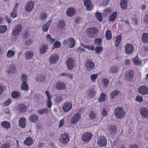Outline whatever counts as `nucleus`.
I'll return each instance as SVG.
<instances>
[{
  "instance_id": "nucleus-24",
  "label": "nucleus",
  "mask_w": 148,
  "mask_h": 148,
  "mask_svg": "<svg viewBox=\"0 0 148 148\" xmlns=\"http://www.w3.org/2000/svg\"><path fill=\"white\" fill-rule=\"evenodd\" d=\"M51 22L52 20H50L42 26V29L43 32H46L48 31Z\"/></svg>"
},
{
  "instance_id": "nucleus-56",
  "label": "nucleus",
  "mask_w": 148,
  "mask_h": 148,
  "mask_svg": "<svg viewBox=\"0 0 148 148\" xmlns=\"http://www.w3.org/2000/svg\"><path fill=\"white\" fill-rule=\"evenodd\" d=\"M61 43L59 42L56 41L54 43L53 45L55 48H59L61 45Z\"/></svg>"
},
{
  "instance_id": "nucleus-19",
  "label": "nucleus",
  "mask_w": 148,
  "mask_h": 148,
  "mask_svg": "<svg viewBox=\"0 0 148 148\" xmlns=\"http://www.w3.org/2000/svg\"><path fill=\"white\" fill-rule=\"evenodd\" d=\"M45 93L48 98V100L47 103V106L49 108H50L51 107L52 104L51 100V96L47 91H45Z\"/></svg>"
},
{
  "instance_id": "nucleus-44",
  "label": "nucleus",
  "mask_w": 148,
  "mask_h": 148,
  "mask_svg": "<svg viewBox=\"0 0 148 148\" xmlns=\"http://www.w3.org/2000/svg\"><path fill=\"white\" fill-rule=\"evenodd\" d=\"M7 27L6 26L2 25L0 26V33H3L7 30Z\"/></svg>"
},
{
  "instance_id": "nucleus-8",
  "label": "nucleus",
  "mask_w": 148,
  "mask_h": 148,
  "mask_svg": "<svg viewBox=\"0 0 148 148\" xmlns=\"http://www.w3.org/2000/svg\"><path fill=\"white\" fill-rule=\"evenodd\" d=\"M138 92L140 94L145 95L148 93V88L145 86H142L138 89Z\"/></svg>"
},
{
  "instance_id": "nucleus-45",
  "label": "nucleus",
  "mask_w": 148,
  "mask_h": 148,
  "mask_svg": "<svg viewBox=\"0 0 148 148\" xmlns=\"http://www.w3.org/2000/svg\"><path fill=\"white\" fill-rule=\"evenodd\" d=\"M62 97L60 95L57 96L55 99V102L57 103H59L61 102Z\"/></svg>"
},
{
  "instance_id": "nucleus-4",
  "label": "nucleus",
  "mask_w": 148,
  "mask_h": 148,
  "mask_svg": "<svg viewBox=\"0 0 148 148\" xmlns=\"http://www.w3.org/2000/svg\"><path fill=\"white\" fill-rule=\"evenodd\" d=\"M97 143L100 146H105L107 143V139L106 137L103 136H101L97 139Z\"/></svg>"
},
{
  "instance_id": "nucleus-63",
  "label": "nucleus",
  "mask_w": 148,
  "mask_h": 148,
  "mask_svg": "<svg viewBox=\"0 0 148 148\" xmlns=\"http://www.w3.org/2000/svg\"><path fill=\"white\" fill-rule=\"evenodd\" d=\"M86 48L88 49L91 50L92 51L94 50L95 49L94 47V46H93V45H90V46L87 45V46H86Z\"/></svg>"
},
{
  "instance_id": "nucleus-17",
  "label": "nucleus",
  "mask_w": 148,
  "mask_h": 148,
  "mask_svg": "<svg viewBox=\"0 0 148 148\" xmlns=\"http://www.w3.org/2000/svg\"><path fill=\"white\" fill-rule=\"evenodd\" d=\"M140 113L144 118L148 117V110L146 108H142L140 109Z\"/></svg>"
},
{
  "instance_id": "nucleus-18",
  "label": "nucleus",
  "mask_w": 148,
  "mask_h": 148,
  "mask_svg": "<svg viewBox=\"0 0 148 148\" xmlns=\"http://www.w3.org/2000/svg\"><path fill=\"white\" fill-rule=\"evenodd\" d=\"M134 76L133 72L131 70L127 71L125 74V78L127 80H131Z\"/></svg>"
},
{
  "instance_id": "nucleus-12",
  "label": "nucleus",
  "mask_w": 148,
  "mask_h": 148,
  "mask_svg": "<svg viewBox=\"0 0 148 148\" xmlns=\"http://www.w3.org/2000/svg\"><path fill=\"white\" fill-rule=\"evenodd\" d=\"M92 136L90 133H86L82 136V139L84 142H88L91 139Z\"/></svg>"
},
{
  "instance_id": "nucleus-11",
  "label": "nucleus",
  "mask_w": 148,
  "mask_h": 148,
  "mask_svg": "<svg viewBox=\"0 0 148 148\" xmlns=\"http://www.w3.org/2000/svg\"><path fill=\"white\" fill-rule=\"evenodd\" d=\"M72 106V104L69 102H66L64 104L62 108L65 112H67L71 110Z\"/></svg>"
},
{
  "instance_id": "nucleus-51",
  "label": "nucleus",
  "mask_w": 148,
  "mask_h": 148,
  "mask_svg": "<svg viewBox=\"0 0 148 148\" xmlns=\"http://www.w3.org/2000/svg\"><path fill=\"white\" fill-rule=\"evenodd\" d=\"M21 79L23 82H25L27 79V77L25 74L23 73L21 75Z\"/></svg>"
},
{
  "instance_id": "nucleus-27",
  "label": "nucleus",
  "mask_w": 148,
  "mask_h": 148,
  "mask_svg": "<svg viewBox=\"0 0 148 148\" xmlns=\"http://www.w3.org/2000/svg\"><path fill=\"white\" fill-rule=\"evenodd\" d=\"M127 0H121L120 5L123 10H126L127 8Z\"/></svg>"
},
{
  "instance_id": "nucleus-26",
  "label": "nucleus",
  "mask_w": 148,
  "mask_h": 148,
  "mask_svg": "<svg viewBox=\"0 0 148 148\" xmlns=\"http://www.w3.org/2000/svg\"><path fill=\"white\" fill-rule=\"evenodd\" d=\"M25 56L26 59L29 60L33 58L34 56V53L32 51H28L25 53Z\"/></svg>"
},
{
  "instance_id": "nucleus-32",
  "label": "nucleus",
  "mask_w": 148,
  "mask_h": 148,
  "mask_svg": "<svg viewBox=\"0 0 148 148\" xmlns=\"http://www.w3.org/2000/svg\"><path fill=\"white\" fill-rule=\"evenodd\" d=\"M120 93V92L118 90H114L110 94V97L111 99H113L114 97L117 96Z\"/></svg>"
},
{
  "instance_id": "nucleus-54",
  "label": "nucleus",
  "mask_w": 148,
  "mask_h": 148,
  "mask_svg": "<svg viewBox=\"0 0 148 148\" xmlns=\"http://www.w3.org/2000/svg\"><path fill=\"white\" fill-rule=\"evenodd\" d=\"M10 144L6 143L1 145L0 148H10Z\"/></svg>"
},
{
  "instance_id": "nucleus-21",
  "label": "nucleus",
  "mask_w": 148,
  "mask_h": 148,
  "mask_svg": "<svg viewBox=\"0 0 148 148\" xmlns=\"http://www.w3.org/2000/svg\"><path fill=\"white\" fill-rule=\"evenodd\" d=\"M75 9L73 8H69L67 10L66 13L69 16H71L75 14Z\"/></svg>"
},
{
  "instance_id": "nucleus-37",
  "label": "nucleus",
  "mask_w": 148,
  "mask_h": 148,
  "mask_svg": "<svg viewBox=\"0 0 148 148\" xmlns=\"http://www.w3.org/2000/svg\"><path fill=\"white\" fill-rule=\"evenodd\" d=\"M68 43L69 47L72 48L75 46V42L73 38H71L69 39Z\"/></svg>"
},
{
  "instance_id": "nucleus-57",
  "label": "nucleus",
  "mask_w": 148,
  "mask_h": 148,
  "mask_svg": "<svg viewBox=\"0 0 148 148\" xmlns=\"http://www.w3.org/2000/svg\"><path fill=\"white\" fill-rule=\"evenodd\" d=\"M121 38H117L116 40H115L116 41V44L115 46L116 47H117L121 41Z\"/></svg>"
},
{
  "instance_id": "nucleus-9",
  "label": "nucleus",
  "mask_w": 148,
  "mask_h": 148,
  "mask_svg": "<svg viewBox=\"0 0 148 148\" xmlns=\"http://www.w3.org/2000/svg\"><path fill=\"white\" fill-rule=\"evenodd\" d=\"M84 4L87 10L90 11L93 9V6L91 0H84Z\"/></svg>"
},
{
  "instance_id": "nucleus-60",
  "label": "nucleus",
  "mask_w": 148,
  "mask_h": 148,
  "mask_svg": "<svg viewBox=\"0 0 148 148\" xmlns=\"http://www.w3.org/2000/svg\"><path fill=\"white\" fill-rule=\"evenodd\" d=\"M29 34V32L27 30H25L23 33V37H28Z\"/></svg>"
},
{
  "instance_id": "nucleus-53",
  "label": "nucleus",
  "mask_w": 148,
  "mask_h": 148,
  "mask_svg": "<svg viewBox=\"0 0 148 148\" xmlns=\"http://www.w3.org/2000/svg\"><path fill=\"white\" fill-rule=\"evenodd\" d=\"M95 92L93 90L90 89L88 91L89 95L92 97L95 96Z\"/></svg>"
},
{
  "instance_id": "nucleus-22",
  "label": "nucleus",
  "mask_w": 148,
  "mask_h": 148,
  "mask_svg": "<svg viewBox=\"0 0 148 148\" xmlns=\"http://www.w3.org/2000/svg\"><path fill=\"white\" fill-rule=\"evenodd\" d=\"M58 57L57 55H52L49 58V62L51 63H55L58 60Z\"/></svg>"
},
{
  "instance_id": "nucleus-20",
  "label": "nucleus",
  "mask_w": 148,
  "mask_h": 148,
  "mask_svg": "<svg viewBox=\"0 0 148 148\" xmlns=\"http://www.w3.org/2000/svg\"><path fill=\"white\" fill-rule=\"evenodd\" d=\"M38 116L35 114H32L31 115L29 119V121L32 123H36L38 120Z\"/></svg>"
},
{
  "instance_id": "nucleus-36",
  "label": "nucleus",
  "mask_w": 148,
  "mask_h": 148,
  "mask_svg": "<svg viewBox=\"0 0 148 148\" xmlns=\"http://www.w3.org/2000/svg\"><path fill=\"white\" fill-rule=\"evenodd\" d=\"M21 89L22 90L27 91L28 90V84L26 83V82H23L21 86Z\"/></svg>"
},
{
  "instance_id": "nucleus-62",
  "label": "nucleus",
  "mask_w": 148,
  "mask_h": 148,
  "mask_svg": "<svg viewBox=\"0 0 148 148\" xmlns=\"http://www.w3.org/2000/svg\"><path fill=\"white\" fill-rule=\"evenodd\" d=\"M105 86L107 87L108 85L109 82L108 79H104L103 80Z\"/></svg>"
},
{
  "instance_id": "nucleus-47",
  "label": "nucleus",
  "mask_w": 148,
  "mask_h": 148,
  "mask_svg": "<svg viewBox=\"0 0 148 148\" xmlns=\"http://www.w3.org/2000/svg\"><path fill=\"white\" fill-rule=\"evenodd\" d=\"M96 114L92 111H91L89 114V118L91 119H96Z\"/></svg>"
},
{
  "instance_id": "nucleus-43",
  "label": "nucleus",
  "mask_w": 148,
  "mask_h": 148,
  "mask_svg": "<svg viewBox=\"0 0 148 148\" xmlns=\"http://www.w3.org/2000/svg\"><path fill=\"white\" fill-rule=\"evenodd\" d=\"M47 17V13L46 12H42L40 15V19L42 20H44L46 19Z\"/></svg>"
},
{
  "instance_id": "nucleus-50",
  "label": "nucleus",
  "mask_w": 148,
  "mask_h": 148,
  "mask_svg": "<svg viewBox=\"0 0 148 148\" xmlns=\"http://www.w3.org/2000/svg\"><path fill=\"white\" fill-rule=\"evenodd\" d=\"M17 10H13L12 11L10 14L11 16L13 18H15L17 16Z\"/></svg>"
},
{
  "instance_id": "nucleus-6",
  "label": "nucleus",
  "mask_w": 148,
  "mask_h": 148,
  "mask_svg": "<svg viewBox=\"0 0 148 148\" xmlns=\"http://www.w3.org/2000/svg\"><path fill=\"white\" fill-rule=\"evenodd\" d=\"M66 65L67 67L69 70L72 69L75 66V62L74 60L72 58H69L66 61Z\"/></svg>"
},
{
  "instance_id": "nucleus-7",
  "label": "nucleus",
  "mask_w": 148,
  "mask_h": 148,
  "mask_svg": "<svg viewBox=\"0 0 148 148\" xmlns=\"http://www.w3.org/2000/svg\"><path fill=\"white\" fill-rule=\"evenodd\" d=\"M80 115L79 113L74 114L71 119V123L73 124L77 123L80 119Z\"/></svg>"
},
{
  "instance_id": "nucleus-10",
  "label": "nucleus",
  "mask_w": 148,
  "mask_h": 148,
  "mask_svg": "<svg viewBox=\"0 0 148 148\" xmlns=\"http://www.w3.org/2000/svg\"><path fill=\"white\" fill-rule=\"evenodd\" d=\"M85 66L86 70L90 71L95 67V65L92 61L87 60L85 63Z\"/></svg>"
},
{
  "instance_id": "nucleus-46",
  "label": "nucleus",
  "mask_w": 148,
  "mask_h": 148,
  "mask_svg": "<svg viewBox=\"0 0 148 148\" xmlns=\"http://www.w3.org/2000/svg\"><path fill=\"white\" fill-rule=\"evenodd\" d=\"M117 67L114 66L110 68V73H116L117 71Z\"/></svg>"
},
{
  "instance_id": "nucleus-40",
  "label": "nucleus",
  "mask_w": 148,
  "mask_h": 148,
  "mask_svg": "<svg viewBox=\"0 0 148 148\" xmlns=\"http://www.w3.org/2000/svg\"><path fill=\"white\" fill-rule=\"evenodd\" d=\"M47 48L48 46L47 45H45L43 46L40 50V54H43L45 53Z\"/></svg>"
},
{
  "instance_id": "nucleus-3",
  "label": "nucleus",
  "mask_w": 148,
  "mask_h": 148,
  "mask_svg": "<svg viewBox=\"0 0 148 148\" xmlns=\"http://www.w3.org/2000/svg\"><path fill=\"white\" fill-rule=\"evenodd\" d=\"M60 142L63 144H66L69 141V137L68 134L62 133L59 139Z\"/></svg>"
},
{
  "instance_id": "nucleus-48",
  "label": "nucleus",
  "mask_w": 148,
  "mask_h": 148,
  "mask_svg": "<svg viewBox=\"0 0 148 148\" xmlns=\"http://www.w3.org/2000/svg\"><path fill=\"white\" fill-rule=\"evenodd\" d=\"M134 63L136 65H140L141 64V62L140 61L139 59L137 57H135L133 59Z\"/></svg>"
},
{
  "instance_id": "nucleus-42",
  "label": "nucleus",
  "mask_w": 148,
  "mask_h": 148,
  "mask_svg": "<svg viewBox=\"0 0 148 148\" xmlns=\"http://www.w3.org/2000/svg\"><path fill=\"white\" fill-rule=\"evenodd\" d=\"M94 49L96 53L100 54L102 52L103 50V47L99 46H97Z\"/></svg>"
},
{
  "instance_id": "nucleus-52",
  "label": "nucleus",
  "mask_w": 148,
  "mask_h": 148,
  "mask_svg": "<svg viewBox=\"0 0 148 148\" xmlns=\"http://www.w3.org/2000/svg\"><path fill=\"white\" fill-rule=\"evenodd\" d=\"M94 42L95 44L98 45H100L101 42V39L99 38H96L94 40Z\"/></svg>"
},
{
  "instance_id": "nucleus-34",
  "label": "nucleus",
  "mask_w": 148,
  "mask_h": 148,
  "mask_svg": "<svg viewBox=\"0 0 148 148\" xmlns=\"http://www.w3.org/2000/svg\"><path fill=\"white\" fill-rule=\"evenodd\" d=\"M1 126L4 128L8 129L10 127L11 125L8 122L5 121L2 122Z\"/></svg>"
},
{
  "instance_id": "nucleus-58",
  "label": "nucleus",
  "mask_w": 148,
  "mask_h": 148,
  "mask_svg": "<svg viewBox=\"0 0 148 148\" xmlns=\"http://www.w3.org/2000/svg\"><path fill=\"white\" fill-rule=\"evenodd\" d=\"M47 40L50 44H52L55 41V39L52 38H47Z\"/></svg>"
},
{
  "instance_id": "nucleus-23",
  "label": "nucleus",
  "mask_w": 148,
  "mask_h": 148,
  "mask_svg": "<svg viewBox=\"0 0 148 148\" xmlns=\"http://www.w3.org/2000/svg\"><path fill=\"white\" fill-rule=\"evenodd\" d=\"M26 119L25 118L21 117L19 121V124L20 127L22 128H24L26 126Z\"/></svg>"
},
{
  "instance_id": "nucleus-30",
  "label": "nucleus",
  "mask_w": 148,
  "mask_h": 148,
  "mask_svg": "<svg viewBox=\"0 0 148 148\" xmlns=\"http://www.w3.org/2000/svg\"><path fill=\"white\" fill-rule=\"evenodd\" d=\"M15 54L14 51L10 50L8 51L6 53V56L8 58H11L14 57Z\"/></svg>"
},
{
  "instance_id": "nucleus-14",
  "label": "nucleus",
  "mask_w": 148,
  "mask_h": 148,
  "mask_svg": "<svg viewBox=\"0 0 148 148\" xmlns=\"http://www.w3.org/2000/svg\"><path fill=\"white\" fill-rule=\"evenodd\" d=\"M55 87L58 90H62L66 88V84L60 82H57L55 85Z\"/></svg>"
},
{
  "instance_id": "nucleus-38",
  "label": "nucleus",
  "mask_w": 148,
  "mask_h": 148,
  "mask_svg": "<svg viewBox=\"0 0 148 148\" xmlns=\"http://www.w3.org/2000/svg\"><path fill=\"white\" fill-rule=\"evenodd\" d=\"M11 95L12 97L14 99H17L19 98L20 96L19 93L16 91L12 92Z\"/></svg>"
},
{
  "instance_id": "nucleus-49",
  "label": "nucleus",
  "mask_w": 148,
  "mask_h": 148,
  "mask_svg": "<svg viewBox=\"0 0 148 148\" xmlns=\"http://www.w3.org/2000/svg\"><path fill=\"white\" fill-rule=\"evenodd\" d=\"M45 77L41 75H38L37 77V81L39 82H42L44 81L45 79Z\"/></svg>"
},
{
  "instance_id": "nucleus-16",
  "label": "nucleus",
  "mask_w": 148,
  "mask_h": 148,
  "mask_svg": "<svg viewBox=\"0 0 148 148\" xmlns=\"http://www.w3.org/2000/svg\"><path fill=\"white\" fill-rule=\"evenodd\" d=\"M17 110L19 112L23 113L25 112L27 110V108L26 106L24 104H21L18 105Z\"/></svg>"
},
{
  "instance_id": "nucleus-28",
  "label": "nucleus",
  "mask_w": 148,
  "mask_h": 148,
  "mask_svg": "<svg viewBox=\"0 0 148 148\" xmlns=\"http://www.w3.org/2000/svg\"><path fill=\"white\" fill-rule=\"evenodd\" d=\"M37 112L40 115H42L43 114H47L49 113L48 110L45 108L40 109L37 111Z\"/></svg>"
},
{
  "instance_id": "nucleus-25",
  "label": "nucleus",
  "mask_w": 148,
  "mask_h": 148,
  "mask_svg": "<svg viewBox=\"0 0 148 148\" xmlns=\"http://www.w3.org/2000/svg\"><path fill=\"white\" fill-rule=\"evenodd\" d=\"M16 71V66L13 64H12L10 65L9 67L8 73L10 74L14 73Z\"/></svg>"
},
{
  "instance_id": "nucleus-59",
  "label": "nucleus",
  "mask_w": 148,
  "mask_h": 148,
  "mask_svg": "<svg viewBox=\"0 0 148 148\" xmlns=\"http://www.w3.org/2000/svg\"><path fill=\"white\" fill-rule=\"evenodd\" d=\"M97 77V74H93L90 76V78L92 81L95 82Z\"/></svg>"
},
{
  "instance_id": "nucleus-61",
  "label": "nucleus",
  "mask_w": 148,
  "mask_h": 148,
  "mask_svg": "<svg viewBox=\"0 0 148 148\" xmlns=\"http://www.w3.org/2000/svg\"><path fill=\"white\" fill-rule=\"evenodd\" d=\"M5 90L4 86L0 85V95H1Z\"/></svg>"
},
{
  "instance_id": "nucleus-41",
  "label": "nucleus",
  "mask_w": 148,
  "mask_h": 148,
  "mask_svg": "<svg viewBox=\"0 0 148 148\" xmlns=\"http://www.w3.org/2000/svg\"><path fill=\"white\" fill-rule=\"evenodd\" d=\"M108 131L111 133L114 134L116 132V128L115 126H109L108 127Z\"/></svg>"
},
{
  "instance_id": "nucleus-13",
  "label": "nucleus",
  "mask_w": 148,
  "mask_h": 148,
  "mask_svg": "<svg viewBox=\"0 0 148 148\" xmlns=\"http://www.w3.org/2000/svg\"><path fill=\"white\" fill-rule=\"evenodd\" d=\"M125 52L127 54H130L133 51V46L131 44H128L126 45L125 47Z\"/></svg>"
},
{
  "instance_id": "nucleus-31",
  "label": "nucleus",
  "mask_w": 148,
  "mask_h": 148,
  "mask_svg": "<svg viewBox=\"0 0 148 148\" xmlns=\"http://www.w3.org/2000/svg\"><path fill=\"white\" fill-rule=\"evenodd\" d=\"M57 25L59 29L63 28L65 26V22L64 20H60L58 21Z\"/></svg>"
},
{
  "instance_id": "nucleus-33",
  "label": "nucleus",
  "mask_w": 148,
  "mask_h": 148,
  "mask_svg": "<svg viewBox=\"0 0 148 148\" xmlns=\"http://www.w3.org/2000/svg\"><path fill=\"white\" fill-rule=\"evenodd\" d=\"M107 99L106 94L102 92L98 99V101L100 102L105 101Z\"/></svg>"
},
{
  "instance_id": "nucleus-55",
  "label": "nucleus",
  "mask_w": 148,
  "mask_h": 148,
  "mask_svg": "<svg viewBox=\"0 0 148 148\" xmlns=\"http://www.w3.org/2000/svg\"><path fill=\"white\" fill-rule=\"evenodd\" d=\"M106 37H112L111 32L109 30H107L105 33Z\"/></svg>"
},
{
  "instance_id": "nucleus-1",
  "label": "nucleus",
  "mask_w": 148,
  "mask_h": 148,
  "mask_svg": "<svg viewBox=\"0 0 148 148\" xmlns=\"http://www.w3.org/2000/svg\"><path fill=\"white\" fill-rule=\"evenodd\" d=\"M115 116L118 119H121L124 116L125 113L124 110L123 109L120 107L116 108L114 111Z\"/></svg>"
},
{
  "instance_id": "nucleus-2",
  "label": "nucleus",
  "mask_w": 148,
  "mask_h": 148,
  "mask_svg": "<svg viewBox=\"0 0 148 148\" xmlns=\"http://www.w3.org/2000/svg\"><path fill=\"white\" fill-rule=\"evenodd\" d=\"M86 32L88 36L93 37L97 34L98 30L95 28H90L86 30Z\"/></svg>"
},
{
  "instance_id": "nucleus-15",
  "label": "nucleus",
  "mask_w": 148,
  "mask_h": 148,
  "mask_svg": "<svg viewBox=\"0 0 148 148\" xmlns=\"http://www.w3.org/2000/svg\"><path fill=\"white\" fill-rule=\"evenodd\" d=\"M34 3L32 1L28 2L26 5L25 9L27 11H30L33 8Z\"/></svg>"
},
{
  "instance_id": "nucleus-5",
  "label": "nucleus",
  "mask_w": 148,
  "mask_h": 148,
  "mask_svg": "<svg viewBox=\"0 0 148 148\" xmlns=\"http://www.w3.org/2000/svg\"><path fill=\"white\" fill-rule=\"evenodd\" d=\"M22 30V26L20 24H18L15 26L12 32V35L15 36L18 34Z\"/></svg>"
},
{
  "instance_id": "nucleus-29",
  "label": "nucleus",
  "mask_w": 148,
  "mask_h": 148,
  "mask_svg": "<svg viewBox=\"0 0 148 148\" xmlns=\"http://www.w3.org/2000/svg\"><path fill=\"white\" fill-rule=\"evenodd\" d=\"M32 139L29 137L27 138L24 142V143L27 145H31L33 143Z\"/></svg>"
},
{
  "instance_id": "nucleus-64",
  "label": "nucleus",
  "mask_w": 148,
  "mask_h": 148,
  "mask_svg": "<svg viewBox=\"0 0 148 148\" xmlns=\"http://www.w3.org/2000/svg\"><path fill=\"white\" fill-rule=\"evenodd\" d=\"M142 40L144 43H148V38H142Z\"/></svg>"
},
{
  "instance_id": "nucleus-35",
  "label": "nucleus",
  "mask_w": 148,
  "mask_h": 148,
  "mask_svg": "<svg viewBox=\"0 0 148 148\" xmlns=\"http://www.w3.org/2000/svg\"><path fill=\"white\" fill-rule=\"evenodd\" d=\"M117 12H114L109 18V21H114L117 18Z\"/></svg>"
},
{
  "instance_id": "nucleus-39",
  "label": "nucleus",
  "mask_w": 148,
  "mask_h": 148,
  "mask_svg": "<svg viewBox=\"0 0 148 148\" xmlns=\"http://www.w3.org/2000/svg\"><path fill=\"white\" fill-rule=\"evenodd\" d=\"M95 16L97 19L100 22H101L103 20V16L100 12H96L95 14Z\"/></svg>"
}]
</instances>
